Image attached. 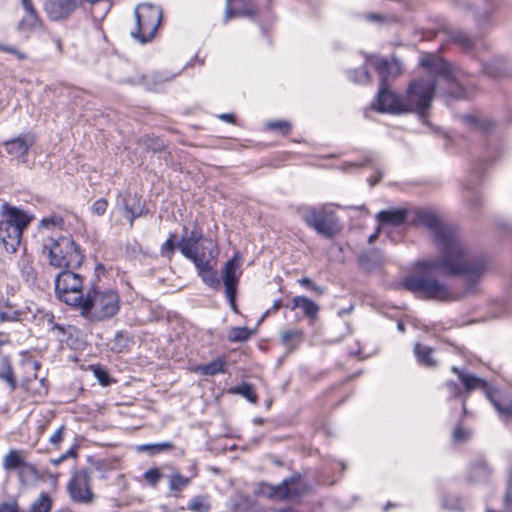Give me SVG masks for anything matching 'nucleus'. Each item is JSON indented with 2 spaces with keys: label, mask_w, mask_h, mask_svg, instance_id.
Here are the masks:
<instances>
[{
  "label": "nucleus",
  "mask_w": 512,
  "mask_h": 512,
  "mask_svg": "<svg viewBox=\"0 0 512 512\" xmlns=\"http://www.w3.org/2000/svg\"><path fill=\"white\" fill-rule=\"evenodd\" d=\"M417 219L431 232L438 257L418 262L415 273L403 282L405 289L425 300L452 302L460 299L458 291L436 277V273H441L462 277L466 294L478 292L479 283L487 270L486 260L475 255L463 241L459 230L444 223L435 212L421 210Z\"/></svg>",
  "instance_id": "f257e3e1"
},
{
  "label": "nucleus",
  "mask_w": 512,
  "mask_h": 512,
  "mask_svg": "<svg viewBox=\"0 0 512 512\" xmlns=\"http://www.w3.org/2000/svg\"><path fill=\"white\" fill-rule=\"evenodd\" d=\"M433 90L432 83L415 80L410 84L407 95L403 99L391 91L387 84L381 83L377 96V109L380 112L393 114L415 112L424 117L433 100Z\"/></svg>",
  "instance_id": "f03ea898"
},
{
  "label": "nucleus",
  "mask_w": 512,
  "mask_h": 512,
  "mask_svg": "<svg viewBox=\"0 0 512 512\" xmlns=\"http://www.w3.org/2000/svg\"><path fill=\"white\" fill-rule=\"evenodd\" d=\"M420 65L427 69L430 79H420L434 85L433 95L438 90L440 96L452 99H462L466 90L462 84V72L451 64L433 54H424Z\"/></svg>",
  "instance_id": "7ed1b4c3"
},
{
  "label": "nucleus",
  "mask_w": 512,
  "mask_h": 512,
  "mask_svg": "<svg viewBox=\"0 0 512 512\" xmlns=\"http://www.w3.org/2000/svg\"><path fill=\"white\" fill-rule=\"evenodd\" d=\"M120 309L119 295L110 289H88L76 308L89 322H102L114 317Z\"/></svg>",
  "instance_id": "20e7f679"
},
{
  "label": "nucleus",
  "mask_w": 512,
  "mask_h": 512,
  "mask_svg": "<svg viewBox=\"0 0 512 512\" xmlns=\"http://www.w3.org/2000/svg\"><path fill=\"white\" fill-rule=\"evenodd\" d=\"M32 219L33 216L26 211L3 203L0 210V250L7 253L16 252L23 231Z\"/></svg>",
  "instance_id": "39448f33"
},
{
  "label": "nucleus",
  "mask_w": 512,
  "mask_h": 512,
  "mask_svg": "<svg viewBox=\"0 0 512 512\" xmlns=\"http://www.w3.org/2000/svg\"><path fill=\"white\" fill-rule=\"evenodd\" d=\"M451 371L457 375L458 380L461 382V385L463 387L462 390L457 383L453 381H447L445 383V387L451 397H462L463 393L469 394L472 391L481 389L484 391L487 399L492 403V405L500 415H509L512 412L510 403H502L501 392L498 391L497 389L490 388L488 383L484 379L467 373L457 368L456 366H452Z\"/></svg>",
  "instance_id": "423d86ee"
},
{
  "label": "nucleus",
  "mask_w": 512,
  "mask_h": 512,
  "mask_svg": "<svg viewBox=\"0 0 512 512\" xmlns=\"http://www.w3.org/2000/svg\"><path fill=\"white\" fill-rule=\"evenodd\" d=\"M43 251L47 253L50 264L58 268H77L84 258L79 246L68 236L47 238L43 244Z\"/></svg>",
  "instance_id": "0eeeda50"
},
{
  "label": "nucleus",
  "mask_w": 512,
  "mask_h": 512,
  "mask_svg": "<svg viewBox=\"0 0 512 512\" xmlns=\"http://www.w3.org/2000/svg\"><path fill=\"white\" fill-rule=\"evenodd\" d=\"M134 14L136 30L131 31V36L142 44L151 41L161 22V9L150 3H143L135 8Z\"/></svg>",
  "instance_id": "6e6552de"
},
{
  "label": "nucleus",
  "mask_w": 512,
  "mask_h": 512,
  "mask_svg": "<svg viewBox=\"0 0 512 512\" xmlns=\"http://www.w3.org/2000/svg\"><path fill=\"white\" fill-rule=\"evenodd\" d=\"M309 492V486L298 474L284 479L278 485L260 483L258 494L271 499L292 500L300 498Z\"/></svg>",
  "instance_id": "1a4fd4ad"
},
{
  "label": "nucleus",
  "mask_w": 512,
  "mask_h": 512,
  "mask_svg": "<svg viewBox=\"0 0 512 512\" xmlns=\"http://www.w3.org/2000/svg\"><path fill=\"white\" fill-rule=\"evenodd\" d=\"M82 289V277L68 268L56 277L55 292L58 298L75 309L85 296Z\"/></svg>",
  "instance_id": "9d476101"
},
{
  "label": "nucleus",
  "mask_w": 512,
  "mask_h": 512,
  "mask_svg": "<svg viewBox=\"0 0 512 512\" xmlns=\"http://www.w3.org/2000/svg\"><path fill=\"white\" fill-rule=\"evenodd\" d=\"M303 219L310 228L327 238L333 237L339 230L336 217L324 207L308 209Z\"/></svg>",
  "instance_id": "9b49d317"
},
{
  "label": "nucleus",
  "mask_w": 512,
  "mask_h": 512,
  "mask_svg": "<svg viewBox=\"0 0 512 512\" xmlns=\"http://www.w3.org/2000/svg\"><path fill=\"white\" fill-rule=\"evenodd\" d=\"M69 495L74 502L89 504L94 495L91 490L90 476L85 470L76 471L67 486Z\"/></svg>",
  "instance_id": "f8f14e48"
},
{
  "label": "nucleus",
  "mask_w": 512,
  "mask_h": 512,
  "mask_svg": "<svg viewBox=\"0 0 512 512\" xmlns=\"http://www.w3.org/2000/svg\"><path fill=\"white\" fill-rule=\"evenodd\" d=\"M239 265V258L238 254L236 253L230 260H228L225 263L221 271V277L225 287V293L229 301L230 307L233 310H236V291L239 282V277L241 274L237 273Z\"/></svg>",
  "instance_id": "ddd939ff"
},
{
  "label": "nucleus",
  "mask_w": 512,
  "mask_h": 512,
  "mask_svg": "<svg viewBox=\"0 0 512 512\" xmlns=\"http://www.w3.org/2000/svg\"><path fill=\"white\" fill-rule=\"evenodd\" d=\"M370 62L379 73L381 83L386 84L389 78L398 76L402 71L401 64L396 59L388 61L384 58L372 57Z\"/></svg>",
  "instance_id": "4468645a"
},
{
  "label": "nucleus",
  "mask_w": 512,
  "mask_h": 512,
  "mask_svg": "<svg viewBox=\"0 0 512 512\" xmlns=\"http://www.w3.org/2000/svg\"><path fill=\"white\" fill-rule=\"evenodd\" d=\"M44 8L51 20H60L74 10L75 0H46Z\"/></svg>",
  "instance_id": "2eb2a0df"
},
{
  "label": "nucleus",
  "mask_w": 512,
  "mask_h": 512,
  "mask_svg": "<svg viewBox=\"0 0 512 512\" xmlns=\"http://www.w3.org/2000/svg\"><path fill=\"white\" fill-rule=\"evenodd\" d=\"M218 254L219 251L217 245L211 239H206L192 251L191 257L186 258L191 260L195 266L198 267V259L207 263H213Z\"/></svg>",
  "instance_id": "dca6fc26"
},
{
  "label": "nucleus",
  "mask_w": 512,
  "mask_h": 512,
  "mask_svg": "<svg viewBox=\"0 0 512 512\" xmlns=\"http://www.w3.org/2000/svg\"><path fill=\"white\" fill-rule=\"evenodd\" d=\"M290 309H300L303 316L308 320L310 324H313L318 318L320 307L317 303L310 300L305 296H295L291 300Z\"/></svg>",
  "instance_id": "f3484780"
},
{
  "label": "nucleus",
  "mask_w": 512,
  "mask_h": 512,
  "mask_svg": "<svg viewBox=\"0 0 512 512\" xmlns=\"http://www.w3.org/2000/svg\"><path fill=\"white\" fill-rule=\"evenodd\" d=\"M34 143L33 136L26 135L8 140L4 143L6 152L14 158H23L27 155Z\"/></svg>",
  "instance_id": "a211bd4d"
},
{
  "label": "nucleus",
  "mask_w": 512,
  "mask_h": 512,
  "mask_svg": "<svg viewBox=\"0 0 512 512\" xmlns=\"http://www.w3.org/2000/svg\"><path fill=\"white\" fill-rule=\"evenodd\" d=\"M21 4L25 11L24 16L18 23L17 29L19 31H32L41 26L39 16L32 4L31 0H21Z\"/></svg>",
  "instance_id": "6ab92c4d"
},
{
  "label": "nucleus",
  "mask_w": 512,
  "mask_h": 512,
  "mask_svg": "<svg viewBox=\"0 0 512 512\" xmlns=\"http://www.w3.org/2000/svg\"><path fill=\"white\" fill-rule=\"evenodd\" d=\"M203 233L200 229H193L188 236L182 237L178 248L184 257H191L192 251L198 247L202 240Z\"/></svg>",
  "instance_id": "aec40b11"
},
{
  "label": "nucleus",
  "mask_w": 512,
  "mask_h": 512,
  "mask_svg": "<svg viewBox=\"0 0 512 512\" xmlns=\"http://www.w3.org/2000/svg\"><path fill=\"white\" fill-rule=\"evenodd\" d=\"M407 211L405 209L383 210L377 214L380 225L399 226L406 219Z\"/></svg>",
  "instance_id": "412c9836"
},
{
  "label": "nucleus",
  "mask_w": 512,
  "mask_h": 512,
  "mask_svg": "<svg viewBox=\"0 0 512 512\" xmlns=\"http://www.w3.org/2000/svg\"><path fill=\"white\" fill-rule=\"evenodd\" d=\"M198 262L199 266L196 268L202 281L211 288H218L220 286V280L216 271L213 269V263H207L200 259H198Z\"/></svg>",
  "instance_id": "4be33fe9"
},
{
  "label": "nucleus",
  "mask_w": 512,
  "mask_h": 512,
  "mask_svg": "<svg viewBox=\"0 0 512 512\" xmlns=\"http://www.w3.org/2000/svg\"><path fill=\"white\" fill-rule=\"evenodd\" d=\"M19 467H22V471L25 469L34 471L32 466L25 464L18 451L11 450L3 459V468L12 470Z\"/></svg>",
  "instance_id": "5701e85b"
},
{
  "label": "nucleus",
  "mask_w": 512,
  "mask_h": 512,
  "mask_svg": "<svg viewBox=\"0 0 512 512\" xmlns=\"http://www.w3.org/2000/svg\"><path fill=\"white\" fill-rule=\"evenodd\" d=\"M464 190L465 193L463 197L467 205L474 211L479 210L483 203L481 192L471 186H465Z\"/></svg>",
  "instance_id": "b1692460"
},
{
  "label": "nucleus",
  "mask_w": 512,
  "mask_h": 512,
  "mask_svg": "<svg viewBox=\"0 0 512 512\" xmlns=\"http://www.w3.org/2000/svg\"><path fill=\"white\" fill-rule=\"evenodd\" d=\"M414 352L417 356L418 362L427 367L432 368L436 366V362L432 357V349L427 346H423L419 343H417L414 347Z\"/></svg>",
  "instance_id": "393cba45"
},
{
  "label": "nucleus",
  "mask_w": 512,
  "mask_h": 512,
  "mask_svg": "<svg viewBox=\"0 0 512 512\" xmlns=\"http://www.w3.org/2000/svg\"><path fill=\"white\" fill-rule=\"evenodd\" d=\"M191 478L184 477L179 472H174L169 475V489L175 496H179L180 492L189 485Z\"/></svg>",
  "instance_id": "a878e982"
},
{
  "label": "nucleus",
  "mask_w": 512,
  "mask_h": 512,
  "mask_svg": "<svg viewBox=\"0 0 512 512\" xmlns=\"http://www.w3.org/2000/svg\"><path fill=\"white\" fill-rule=\"evenodd\" d=\"M0 380L5 381L11 390L16 388V380L8 358H3L0 362Z\"/></svg>",
  "instance_id": "bb28decb"
},
{
  "label": "nucleus",
  "mask_w": 512,
  "mask_h": 512,
  "mask_svg": "<svg viewBox=\"0 0 512 512\" xmlns=\"http://www.w3.org/2000/svg\"><path fill=\"white\" fill-rule=\"evenodd\" d=\"M52 509V499L47 493H41L32 503L28 512H50Z\"/></svg>",
  "instance_id": "cd10ccee"
},
{
  "label": "nucleus",
  "mask_w": 512,
  "mask_h": 512,
  "mask_svg": "<svg viewBox=\"0 0 512 512\" xmlns=\"http://www.w3.org/2000/svg\"><path fill=\"white\" fill-rule=\"evenodd\" d=\"M282 343L290 349L294 348L293 341L298 343L303 339V333L299 329L283 330L280 332Z\"/></svg>",
  "instance_id": "c85d7f7f"
},
{
  "label": "nucleus",
  "mask_w": 512,
  "mask_h": 512,
  "mask_svg": "<svg viewBox=\"0 0 512 512\" xmlns=\"http://www.w3.org/2000/svg\"><path fill=\"white\" fill-rule=\"evenodd\" d=\"M202 374L213 376L219 373L225 372V362L221 358H217L206 365H203L199 368Z\"/></svg>",
  "instance_id": "c756f323"
},
{
  "label": "nucleus",
  "mask_w": 512,
  "mask_h": 512,
  "mask_svg": "<svg viewBox=\"0 0 512 512\" xmlns=\"http://www.w3.org/2000/svg\"><path fill=\"white\" fill-rule=\"evenodd\" d=\"M490 474L489 468L486 463L480 462L471 469V480L481 482L488 479Z\"/></svg>",
  "instance_id": "7c9ffc66"
},
{
  "label": "nucleus",
  "mask_w": 512,
  "mask_h": 512,
  "mask_svg": "<svg viewBox=\"0 0 512 512\" xmlns=\"http://www.w3.org/2000/svg\"><path fill=\"white\" fill-rule=\"evenodd\" d=\"M252 332L246 327H234L228 332V339L232 342H242L249 339Z\"/></svg>",
  "instance_id": "2f4dec72"
},
{
  "label": "nucleus",
  "mask_w": 512,
  "mask_h": 512,
  "mask_svg": "<svg viewBox=\"0 0 512 512\" xmlns=\"http://www.w3.org/2000/svg\"><path fill=\"white\" fill-rule=\"evenodd\" d=\"M188 507L194 512H208L210 504L206 496H196L190 501Z\"/></svg>",
  "instance_id": "473e14b6"
},
{
  "label": "nucleus",
  "mask_w": 512,
  "mask_h": 512,
  "mask_svg": "<svg viewBox=\"0 0 512 512\" xmlns=\"http://www.w3.org/2000/svg\"><path fill=\"white\" fill-rule=\"evenodd\" d=\"M173 448V444L170 442H162L156 444H144L137 447L139 452H150V454L159 453L161 451L170 450Z\"/></svg>",
  "instance_id": "72a5a7b5"
},
{
  "label": "nucleus",
  "mask_w": 512,
  "mask_h": 512,
  "mask_svg": "<svg viewBox=\"0 0 512 512\" xmlns=\"http://www.w3.org/2000/svg\"><path fill=\"white\" fill-rule=\"evenodd\" d=\"M232 392L245 397L251 403L257 402V396L250 384L243 383L242 385L233 388Z\"/></svg>",
  "instance_id": "f704fd0d"
},
{
  "label": "nucleus",
  "mask_w": 512,
  "mask_h": 512,
  "mask_svg": "<svg viewBox=\"0 0 512 512\" xmlns=\"http://www.w3.org/2000/svg\"><path fill=\"white\" fill-rule=\"evenodd\" d=\"M451 38L455 43L459 44L464 49H468L472 45V40L470 37L462 31H453L451 33Z\"/></svg>",
  "instance_id": "c9c22d12"
},
{
  "label": "nucleus",
  "mask_w": 512,
  "mask_h": 512,
  "mask_svg": "<svg viewBox=\"0 0 512 512\" xmlns=\"http://www.w3.org/2000/svg\"><path fill=\"white\" fill-rule=\"evenodd\" d=\"M349 78L355 83L361 84L368 83L370 81L369 73L365 67L349 72Z\"/></svg>",
  "instance_id": "e433bc0d"
},
{
  "label": "nucleus",
  "mask_w": 512,
  "mask_h": 512,
  "mask_svg": "<svg viewBox=\"0 0 512 512\" xmlns=\"http://www.w3.org/2000/svg\"><path fill=\"white\" fill-rule=\"evenodd\" d=\"M234 0H226V14L225 21H228L232 16H251L253 14L252 10H234L232 8V2Z\"/></svg>",
  "instance_id": "4c0bfd02"
},
{
  "label": "nucleus",
  "mask_w": 512,
  "mask_h": 512,
  "mask_svg": "<svg viewBox=\"0 0 512 512\" xmlns=\"http://www.w3.org/2000/svg\"><path fill=\"white\" fill-rule=\"evenodd\" d=\"M62 224H63L62 218L53 215V216H50V217L43 218L40 221L39 226L41 228L51 229V228L60 227Z\"/></svg>",
  "instance_id": "58836bf2"
},
{
  "label": "nucleus",
  "mask_w": 512,
  "mask_h": 512,
  "mask_svg": "<svg viewBox=\"0 0 512 512\" xmlns=\"http://www.w3.org/2000/svg\"><path fill=\"white\" fill-rule=\"evenodd\" d=\"M465 122L476 129L486 130L489 127V123L486 120L479 119L472 115H467L464 117Z\"/></svg>",
  "instance_id": "ea45409f"
},
{
  "label": "nucleus",
  "mask_w": 512,
  "mask_h": 512,
  "mask_svg": "<svg viewBox=\"0 0 512 512\" xmlns=\"http://www.w3.org/2000/svg\"><path fill=\"white\" fill-rule=\"evenodd\" d=\"M143 477L151 486H155L160 481L162 474L158 468H151L144 473Z\"/></svg>",
  "instance_id": "a19ab883"
},
{
  "label": "nucleus",
  "mask_w": 512,
  "mask_h": 512,
  "mask_svg": "<svg viewBox=\"0 0 512 512\" xmlns=\"http://www.w3.org/2000/svg\"><path fill=\"white\" fill-rule=\"evenodd\" d=\"M299 285L306 287L307 289L316 292L317 294H324L325 288L316 285L309 278L304 277L298 280Z\"/></svg>",
  "instance_id": "79ce46f5"
},
{
  "label": "nucleus",
  "mask_w": 512,
  "mask_h": 512,
  "mask_svg": "<svg viewBox=\"0 0 512 512\" xmlns=\"http://www.w3.org/2000/svg\"><path fill=\"white\" fill-rule=\"evenodd\" d=\"M174 251V235H171L169 239H167L162 247H161V254L163 256H166L168 258H171Z\"/></svg>",
  "instance_id": "37998d69"
},
{
  "label": "nucleus",
  "mask_w": 512,
  "mask_h": 512,
  "mask_svg": "<svg viewBox=\"0 0 512 512\" xmlns=\"http://www.w3.org/2000/svg\"><path fill=\"white\" fill-rule=\"evenodd\" d=\"M64 431H65V426L62 425L61 427H59L52 435L51 437L49 438V442L51 445L55 446V447H59V445L61 444V442L63 441V434H64Z\"/></svg>",
  "instance_id": "c03bdc74"
},
{
  "label": "nucleus",
  "mask_w": 512,
  "mask_h": 512,
  "mask_svg": "<svg viewBox=\"0 0 512 512\" xmlns=\"http://www.w3.org/2000/svg\"><path fill=\"white\" fill-rule=\"evenodd\" d=\"M271 130H279L282 133H287L290 130V124L286 121H272L267 124Z\"/></svg>",
  "instance_id": "a18cd8bd"
},
{
  "label": "nucleus",
  "mask_w": 512,
  "mask_h": 512,
  "mask_svg": "<svg viewBox=\"0 0 512 512\" xmlns=\"http://www.w3.org/2000/svg\"><path fill=\"white\" fill-rule=\"evenodd\" d=\"M107 201L105 199H98L92 205L93 213L97 215H103L107 209Z\"/></svg>",
  "instance_id": "49530a36"
},
{
  "label": "nucleus",
  "mask_w": 512,
  "mask_h": 512,
  "mask_svg": "<svg viewBox=\"0 0 512 512\" xmlns=\"http://www.w3.org/2000/svg\"><path fill=\"white\" fill-rule=\"evenodd\" d=\"M470 437V432L468 430L463 429L462 427H457L453 432V438L455 441H465Z\"/></svg>",
  "instance_id": "de8ad7c7"
},
{
  "label": "nucleus",
  "mask_w": 512,
  "mask_h": 512,
  "mask_svg": "<svg viewBox=\"0 0 512 512\" xmlns=\"http://www.w3.org/2000/svg\"><path fill=\"white\" fill-rule=\"evenodd\" d=\"M0 512H19L16 502H3L0 504Z\"/></svg>",
  "instance_id": "09e8293b"
},
{
  "label": "nucleus",
  "mask_w": 512,
  "mask_h": 512,
  "mask_svg": "<svg viewBox=\"0 0 512 512\" xmlns=\"http://www.w3.org/2000/svg\"><path fill=\"white\" fill-rule=\"evenodd\" d=\"M0 50L1 51H4V52H7V53H12L14 54L18 59H25L26 58V55L18 50H16L14 47H11V46H6V45H2L0 44Z\"/></svg>",
  "instance_id": "8fccbe9b"
},
{
  "label": "nucleus",
  "mask_w": 512,
  "mask_h": 512,
  "mask_svg": "<svg viewBox=\"0 0 512 512\" xmlns=\"http://www.w3.org/2000/svg\"><path fill=\"white\" fill-rule=\"evenodd\" d=\"M94 374L102 385L108 384V375L104 370H102L101 368H96L94 369Z\"/></svg>",
  "instance_id": "3c124183"
},
{
  "label": "nucleus",
  "mask_w": 512,
  "mask_h": 512,
  "mask_svg": "<svg viewBox=\"0 0 512 512\" xmlns=\"http://www.w3.org/2000/svg\"><path fill=\"white\" fill-rule=\"evenodd\" d=\"M70 456L71 457L75 456V452H74L73 449L68 450L65 454H62L60 457H58L56 459H52L51 462L54 465H58V464L62 463L65 459L70 457Z\"/></svg>",
  "instance_id": "603ef678"
},
{
  "label": "nucleus",
  "mask_w": 512,
  "mask_h": 512,
  "mask_svg": "<svg viewBox=\"0 0 512 512\" xmlns=\"http://www.w3.org/2000/svg\"><path fill=\"white\" fill-rule=\"evenodd\" d=\"M125 211H126L125 217L128 219L130 226H133L134 220L139 216V214H136L128 207H126Z\"/></svg>",
  "instance_id": "864d4df0"
},
{
  "label": "nucleus",
  "mask_w": 512,
  "mask_h": 512,
  "mask_svg": "<svg viewBox=\"0 0 512 512\" xmlns=\"http://www.w3.org/2000/svg\"><path fill=\"white\" fill-rule=\"evenodd\" d=\"M0 320L1 321H14V320H17V313L16 312H13L12 315H9L5 312H0Z\"/></svg>",
  "instance_id": "5fc2aeb1"
},
{
  "label": "nucleus",
  "mask_w": 512,
  "mask_h": 512,
  "mask_svg": "<svg viewBox=\"0 0 512 512\" xmlns=\"http://www.w3.org/2000/svg\"><path fill=\"white\" fill-rule=\"evenodd\" d=\"M381 178H382V174H381V172H379V171H378V172H376V173H375V174L370 178V180H369V181H370V185H371V186H374L375 184H377V183L380 181V179H381Z\"/></svg>",
  "instance_id": "6e6d98bb"
},
{
  "label": "nucleus",
  "mask_w": 512,
  "mask_h": 512,
  "mask_svg": "<svg viewBox=\"0 0 512 512\" xmlns=\"http://www.w3.org/2000/svg\"><path fill=\"white\" fill-rule=\"evenodd\" d=\"M364 164L363 163H347L345 165L342 166V169L344 171H347L349 170L350 168H360L362 167Z\"/></svg>",
  "instance_id": "4d7b16f0"
},
{
  "label": "nucleus",
  "mask_w": 512,
  "mask_h": 512,
  "mask_svg": "<svg viewBox=\"0 0 512 512\" xmlns=\"http://www.w3.org/2000/svg\"><path fill=\"white\" fill-rule=\"evenodd\" d=\"M219 118L228 123H234L235 121L234 116L232 114H221Z\"/></svg>",
  "instance_id": "13d9d810"
},
{
  "label": "nucleus",
  "mask_w": 512,
  "mask_h": 512,
  "mask_svg": "<svg viewBox=\"0 0 512 512\" xmlns=\"http://www.w3.org/2000/svg\"><path fill=\"white\" fill-rule=\"evenodd\" d=\"M26 365L31 367L34 371H37L40 368V363L37 361H27Z\"/></svg>",
  "instance_id": "bf43d9fd"
},
{
  "label": "nucleus",
  "mask_w": 512,
  "mask_h": 512,
  "mask_svg": "<svg viewBox=\"0 0 512 512\" xmlns=\"http://www.w3.org/2000/svg\"><path fill=\"white\" fill-rule=\"evenodd\" d=\"M379 232H380V228H377V230L375 231L374 234H372L369 238H368V242L371 244L375 241V239L378 237L379 235Z\"/></svg>",
  "instance_id": "052dcab7"
},
{
  "label": "nucleus",
  "mask_w": 512,
  "mask_h": 512,
  "mask_svg": "<svg viewBox=\"0 0 512 512\" xmlns=\"http://www.w3.org/2000/svg\"><path fill=\"white\" fill-rule=\"evenodd\" d=\"M280 307H281V301L280 300H275L274 303H273V306H272V310L273 311H277Z\"/></svg>",
  "instance_id": "680f3d73"
},
{
  "label": "nucleus",
  "mask_w": 512,
  "mask_h": 512,
  "mask_svg": "<svg viewBox=\"0 0 512 512\" xmlns=\"http://www.w3.org/2000/svg\"><path fill=\"white\" fill-rule=\"evenodd\" d=\"M397 327H398V330H399V331H401V332H404V331H405V327H404V324H403V323L399 322V323H398V325H397Z\"/></svg>",
  "instance_id": "e2e57ef3"
},
{
  "label": "nucleus",
  "mask_w": 512,
  "mask_h": 512,
  "mask_svg": "<svg viewBox=\"0 0 512 512\" xmlns=\"http://www.w3.org/2000/svg\"><path fill=\"white\" fill-rule=\"evenodd\" d=\"M45 427H46L45 425L39 426V428H38L39 429V433H43L44 430H45Z\"/></svg>",
  "instance_id": "0e129e2a"
},
{
  "label": "nucleus",
  "mask_w": 512,
  "mask_h": 512,
  "mask_svg": "<svg viewBox=\"0 0 512 512\" xmlns=\"http://www.w3.org/2000/svg\"><path fill=\"white\" fill-rule=\"evenodd\" d=\"M109 7H110V6H109V4H108V3H106V4H105V7H104V10H103L104 14H106V13H107V11H108Z\"/></svg>",
  "instance_id": "69168bd1"
},
{
  "label": "nucleus",
  "mask_w": 512,
  "mask_h": 512,
  "mask_svg": "<svg viewBox=\"0 0 512 512\" xmlns=\"http://www.w3.org/2000/svg\"><path fill=\"white\" fill-rule=\"evenodd\" d=\"M465 406H466V396H463V409L465 410Z\"/></svg>",
  "instance_id": "338daca9"
},
{
  "label": "nucleus",
  "mask_w": 512,
  "mask_h": 512,
  "mask_svg": "<svg viewBox=\"0 0 512 512\" xmlns=\"http://www.w3.org/2000/svg\"><path fill=\"white\" fill-rule=\"evenodd\" d=\"M60 512H71L70 510H62Z\"/></svg>",
  "instance_id": "774afa93"
}]
</instances>
